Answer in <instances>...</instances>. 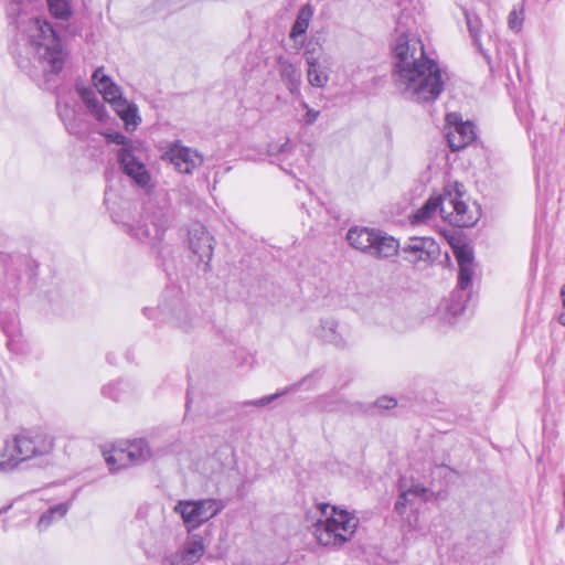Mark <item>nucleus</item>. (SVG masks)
Returning a JSON list of instances; mask_svg holds the SVG:
<instances>
[{
	"instance_id": "1",
	"label": "nucleus",
	"mask_w": 565,
	"mask_h": 565,
	"mask_svg": "<svg viewBox=\"0 0 565 565\" xmlns=\"http://www.w3.org/2000/svg\"><path fill=\"white\" fill-rule=\"evenodd\" d=\"M393 58V83L405 98L430 103L440 96L447 73L429 55L420 38H396Z\"/></svg>"
},
{
	"instance_id": "2",
	"label": "nucleus",
	"mask_w": 565,
	"mask_h": 565,
	"mask_svg": "<svg viewBox=\"0 0 565 565\" xmlns=\"http://www.w3.org/2000/svg\"><path fill=\"white\" fill-rule=\"evenodd\" d=\"M25 55L17 56L18 66L26 72L39 86L53 89L51 76L57 75L70 56L63 38H21Z\"/></svg>"
},
{
	"instance_id": "3",
	"label": "nucleus",
	"mask_w": 565,
	"mask_h": 565,
	"mask_svg": "<svg viewBox=\"0 0 565 565\" xmlns=\"http://www.w3.org/2000/svg\"><path fill=\"white\" fill-rule=\"evenodd\" d=\"M321 518L312 525L311 532L323 546H341L350 541L359 525V519L335 505H318Z\"/></svg>"
},
{
	"instance_id": "4",
	"label": "nucleus",
	"mask_w": 565,
	"mask_h": 565,
	"mask_svg": "<svg viewBox=\"0 0 565 565\" xmlns=\"http://www.w3.org/2000/svg\"><path fill=\"white\" fill-rule=\"evenodd\" d=\"M53 439L43 433H23L7 441L0 452V472H8L20 462L50 454Z\"/></svg>"
},
{
	"instance_id": "5",
	"label": "nucleus",
	"mask_w": 565,
	"mask_h": 565,
	"mask_svg": "<svg viewBox=\"0 0 565 565\" xmlns=\"http://www.w3.org/2000/svg\"><path fill=\"white\" fill-rule=\"evenodd\" d=\"M349 245L377 259H391L398 255V241L386 232L371 227H351L345 236Z\"/></svg>"
},
{
	"instance_id": "6",
	"label": "nucleus",
	"mask_w": 565,
	"mask_h": 565,
	"mask_svg": "<svg viewBox=\"0 0 565 565\" xmlns=\"http://www.w3.org/2000/svg\"><path fill=\"white\" fill-rule=\"evenodd\" d=\"M462 185L455 183L444 189L441 217L457 227L473 226L480 217V209L476 203L468 205L463 200Z\"/></svg>"
},
{
	"instance_id": "7",
	"label": "nucleus",
	"mask_w": 565,
	"mask_h": 565,
	"mask_svg": "<svg viewBox=\"0 0 565 565\" xmlns=\"http://www.w3.org/2000/svg\"><path fill=\"white\" fill-rule=\"evenodd\" d=\"M225 504L222 500L217 499H201V500H181L174 507V512L178 513L188 532L201 526L215 515H217Z\"/></svg>"
},
{
	"instance_id": "8",
	"label": "nucleus",
	"mask_w": 565,
	"mask_h": 565,
	"mask_svg": "<svg viewBox=\"0 0 565 565\" xmlns=\"http://www.w3.org/2000/svg\"><path fill=\"white\" fill-rule=\"evenodd\" d=\"M154 457L146 439H136L127 446L126 449H115L111 454L105 455V461L110 471L119 470L127 466V460L131 465H141Z\"/></svg>"
},
{
	"instance_id": "9",
	"label": "nucleus",
	"mask_w": 565,
	"mask_h": 565,
	"mask_svg": "<svg viewBox=\"0 0 565 565\" xmlns=\"http://www.w3.org/2000/svg\"><path fill=\"white\" fill-rule=\"evenodd\" d=\"M117 158L125 174L128 175L137 186L148 192L152 186L151 174L138 156V148H120Z\"/></svg>"
},
{
	"instance_id": "10",
	"label": "nucleus",
	"mask_w": 565,
	"mask_h": 565,
	"mask_svg": "<svg viewBox=\"0 0 565 565\" xmlns=\"http://www.w3.org/2000/svg\"><path fill=\"white\" fill-rule=\"evenodd\" d=\"M446 138L451 151L466 148L476 139L475 126L470 121H462L457 113L446 116Z\"/></svg>"
},
{
	"instance_id": "11",
	"label": "nucleus",
	"mask_w": 565,
	"mask_h": 565,
	"mask_svg": "<svg viewBox=\"0 0 565 565\" xmlns=\"http://www.w3.org/2000/svg\"><path fill=\"white\" fill-rule=\"evenodd\" d=\"M169 224V211L167 209H160L135 228V236L151 246H156L162 241Z\"/></svg>"
},
{
	"instance_id": "12",
	"label": "nucleus",
	"mask_w": 565,
	"mask_h": 565,
	"mask_svg": "<svg viewBox=\"0 0 565 565\" xmlns=\"http://www.w3.org/2000/svg\"><path fill=\"white\" fill-rule=\"evenodd\" d=\"M180 173L190 174L203 162L202 156L194 149L174 142L164 154Z\"/></svg>"
},
{
	"instance_id": "13",
	"label": "nucleus",
	"mask_w": 565,
	"mask_h": 565,
	"mask_svg": "<svg viewBox=\"0 0 565 565\" xmlns=\"http://www.w3.org/2000/svg\"><path fill=\"white\" fill-rule=\"evenodd\" d=\"M399 249L409 263L429 262L439 254V246L431 237H412Z\"/></svg>"
},
{
	"instance_id": "14",
	"label": "nucleus",
	"mask_w": 565,
	"mask_h": 565,
	"mask_svg": "<svg viewBox=\"0 0 565 565\" xmlns=\"http://www.w3.org/2000/svg\"><path fill=\"white\" fill-rule=\"evenodd\" d=\"M189 246L198 262L206 268L213 256V237L201 224H194L189 231Z\"/></svg>"
},
{
	"instance_id": "15",
	"label": "nucleus",
	"mask_w": 565,
	"mask_h": 565,
	"mask_svg": "<svg viewBox=\"0 0 565 565\" xmlns=\"http://www.w3.org/2000/svg\"><path fill=\"white\" fill-rule=\"evenodd\" d=\"M454 255L459 266L458 286L465 290L471 285L473 276V250L467 244L452 245Z\"/></svg>"
},
{
	"instance_id": "16",
	"label": "nucleus",
	"mask_w": 565,
	"mask_h": 565,
	"mask_svg": "<svg viewBox=\"0 0 565 565\" xmlns=\"http://www.w3.org/2000/svg\"><path fill=\"white\" fill-rule=\"evenodd\" d=\"M277 70L289 94L294 97H301L302 73L299 65L279 56L277 58Z\"/></svg>"
},
{
	"instance_id": "17",
	"label": "nucleus",
	"mask_w": 565,
	"mask_h": 565,
	"mask_svg": "<svg viewBox=\"0 0 565 565\" xmlns=\"http://www.w3.org/2000/svg\"><path fill=\"white\" fill-rule=\"evenodd\" d=\"M401 494L395 503V511L403 515L406 508L414 507L416 501H426L428 499V489L420 483L408 484L406 479L399 481Z\"/></svg>"
},
{
	"instance_id": "18",
	"label": "nucleus",
	"mask_w": 565,
	"mask_h": 565,
	"mask_svg": "<svg viewBox=\"0 0 565 565\" xmlns=\"http://www.w3.org/2000/svg\"><path fill=\"white\" fill-rule=\"evenodd\" d=\"M205 553L204 539L200 534H190L181 550L174 555L173 564L193 565Z\"/></svg>"
},
{
	"instance_id": "19",
	"label": "nucleus",
	"mask_w": 565,
	"mask_h": 565,
	"mask_svg": "<svg viewBox=\"0 0 565 565\" xmlns=\"http://www.w3.org/2000/svg\"><path fill=\"white\" fill-rule=\"evenodd\" d=\"M92 78L95 87L103 95L104 100L113 107L124 99L120 87L104 73V67L96 68Z\"/></svg>"
},
{
	"instance_id": "20",
	"label": "nucleus",
	"mask_w": 565,
	"mask_h": 565,
	"mask_svg": "<svg viewBox=\"0 0 565 565\" xmlns=\"http://www.w3.org/2000/svg\"><path fill=\"white\" fill-rule=\"evenodd\" d=\"M316 337L324 343L335 348H345L348 342L343 333L339 330V324L334 319H322L316 328Z\"/></svg>"
},
{
	"instance_id": "21",
	"label": "nucleus",
	"mask_w": 565,
	"mask_h": 565,
	"mask_svg": "<svg viewBox=\"0 0 565 565\" xmlns=\"http://www.w3.org/2000/svg\"><path fill=\"white\" fill-rule=\"evenodd\" d=\"M444 204V193L438 196L429 198L426 203L419 207L412 216L413 224H420L429 221L437 212L441 214Z\"/></svg>"
},
{
	"instance_id": "22",
	"label": "nucleus",
	"mask_w": 565,
	"mask_h": 565,
	"mask_svg": "<svg viewBox=\"0 0 565 565\" xmlns=\"http://www.w3.org/2000/svg\"><path fill=\"white\" fill-rule=\"evenodd\" d=\"M307 79L312 87L323 88L329 82L328 72L318 60L308 56Z\"/></svg>"
},
{
	"instance_id": "23",
	"label": "nucleus",
	"mask_w": 565,
	"mask_h": 565,
	"mask_svg": "<svg viewBox=\"0 0 565 565\" xmlns=\"http://www.w3.org/2000/svg\"><path fill=\"white\" fill-rule=\"evenodd\" d=\"M7 335V347L15 354H26L29 352L28 343L24 341L18 326L3 327Z\"/></svg>"
},
{
	"instance_id": "24",
	"label": "nucleus",
	"mask_w": 565,
	"mask_h": 565,
	"mask_svg": "<svg viewBox=\"0 0 565 565\" xmlns=\"http://www.w3.org/2000/svg\"><path fill=\"white\" fill-rule=\"evenodd\" d=\"M113 108L117 113V115L124 120L127 128H136L141 120L138 115L137 106L135 104L128 103L126 99H122Z\"/></svg>"
},
{
	"instance_id": "25",
	"label": "nucleus",
	"mask_w": 565,
	"mask_h": 565,
	"mask_svg": "<svg viewBox=\"0 0 565 565\" xmlns=\"http://www.w3.org/2000/svg\"><path fill=\"white\" fill-rule=\"evenodd\" d=\"M78 93L90 114L99 121H104L107 114L104 105L99 102L96 94L88 88L78 89Z\"/></svg>"
},
{
	"instance_id": "26",
	"label": "nucleus",
	"mask_w": 565,
	"mask_h": 565,
	"mask_svg": "<svg viewBox=\"0 0 565 565\" xmlns=\"http://www.w3.org/2000/svg\"><path fill=\"white\" fill-rule=\"evenodd\" d=\"M70 509L68 503H58L52 508H50L46 512H44L38 522V529L40 531L46 530L50 525H52L55 521L63 519Z\"/></svg>"
},
{
	"instance_id": "27",
	"label": "nucleus",
	"mask_w": 565,
	"mask_h": 565,
	"mask_svg": "<svg viewBox=\"0 0 565 565\" xmlns=\"http://www.w3.org/2000/svg\"><path fill=\"white\" fill-rule=\"evenodd\" d=\"M312 15V7L310 4L303 6L298 12L297 19L289 35H306Z\"/></svg>"
},
{
	"instance_id": "28",
	"label": "nucleus",
	"mask_w": 565,
	"mask_h": 565,
	"mask_svg": "<svg viewBox=\"0 0 565 565\" xmlns=\"http://www.w3.org/2000/svg\"><path fill=\"white\" fill-rule=\"evenodd\" d=\"M56 107L58 116L64 122L66 129L73 135H78L81 129L75 120V110L67 104L62 105L60 100L56 102Z\"/></svg>"
},
{
	"instance_id": "29",
	"label": "nucleus",
	"mask_w": 565,
	"mask_h": 565,
	"mask_svg": "<svg viewBox=\"0 0 565 565\" xmlns=\"http://www.w3.org/2000/svg\"><path fill=\"white\" fill-rule=\"evenodd\" d=\"M465 310L463 305L458 300L446 301L443 308L439 310L440 318L449 323L454 324Z\"/></svg>"
},
{
	"instance_id": "30",
	"label": "nucleus",
	"mask_w": 565,
	"mask_h": 565,
	"mask_svg": "<svg viewBox=\"0 0 565 565\" xmlns=\"http://www.w3.org/2000/svg\"><path fill=\"white\" fill-rule=\"evenodd\" d=\"M50 13L57 20L66 21L72 15L71 6L67 0H46Z\"/></svg>"
},
{
	"instance_id": "31",
	"label": "nucleus",
	"mask_w": 565,
	"mask_h": 565,
	"mask_svg": "<svg viewBox=\"0 0 565 565\" xmlns=\"http://www.w3.org/2000/svg\"><path fill=\"white\" fill-rule=\"evenodd\" d=\"M169 316L170 319L174 320L182 330H189L188 323L183 321V318H188V312L180 302L174 305Z\"/></svg>"
},
{
	"instance_id": "32",
	"label": "nucleus",
	"mask_w": 565,
	"mask_h": 565,
	"mask_svg": "<svg viewBox=\"0 0 565 565\" xmlns=\"http://www.w3.org/2000/svg\"><path fill=\"white\" fill-rule=\"evenodd\" d=\"M524 15H523V9H513L508 17V24L509 29L514 32L519 33L522 29Z\"/></svg>"
},
{
	"instance_id": "33",
	"label": "nucleus",
	"mask_w": 565,
	"mask_h": 565,
	"mask_svg": "<svg viewBox=\"0 0 565 565\" xmlns=\"http://www.w3.org/2000/svg\"><path fill=\"white\" fill-rule=\"evenodd\" d=\"M463 14L466 17L467 26H468V31H469L470 35H479V33L481 31L480 19L476 14L470 13L467 10H463Z\"/></svg>"
},
{
	"instance_id": "34",
	"label": "nucleus",
	"mask_w": 565,
	"mask_h": 565,
	"mask_svg": "<svg viewBox=\"0 0 565 565\" xmlns=\"http://www.w3.org/2000/svg\"><path fill=\"white\" fill-rule=\"evenodd\" d=\"M301 46H305V57L308 63V56H312L315 60L319 61V53L321 51V45L318 41H313L312 39L305 44L303 41L300 43Z\"/></svg>"
},
{
	"instance_id": "35",
	"label": "nucleus",
	"mask_w": 565,
	"mask_h": 565,
	"mask_svg": "<svg viewBox=\"0 0 565 565\" xmlns=\"http://www.w3.org/2000/svg\"><path fill=\"white\" fill-rule=\"evenodd\" d=\"M34 25L39 29L41 32V35H46L50 33V35L56 36L58 35V31L55 30L50 22H47L45 19L35 18L32 21Z\"/></svg>"
},
{
	"instance_id": "36",
	"label": "nucleus",
	"mask_w": 565,
	"mask_h": 565,
	"mask_svg": "<svg viewBox=\"0 0 565 565\" xmlns=\"http://www.w3.org/2000/svg\"><path fill=\"white\" fill-rule=\"evenodd\" d=\"M108 140L113 143H116V145H120L121 148H129V149H136L137 147L135 146V143L127 139V137L120 132H114V134H109L107 136Z\"/></svg>"
},
{
	"instance_id": "37",
	"label": "nucleus",
	"mask_w": 565,
	"mask_h": 565,
	"mask_svg": "<svg viewBox=\"0 0 565 565\" xmlns=\"http://www.w3.org/2000/svg\"><path fill=\"white\" fill-rule=\"evenodd\" d=\"M121 383H110L103 388V394L114 401L121 397Z\"/></svg>"
},
{
	"instance_id": "38",
	"label": "nucleus",
	"mask_w": 565,
	"mask_h": 565,
	"mask_svg": "<svg viewBox=\"0 0 565 565\" xmlns=\"http://www.w3.org/2000/svg\"><path fill=\"white\" fill-rule=\"evenodd\" d=\"M285 393H286V391H282V392L275 393V394H271V395H268V396H264L262 398L247 402V405H253V406H257V407H265V406L269 405L271 402L276 401L281 395H284Z\"/></svg>"
},
{
	"instance_id": "39",
	"label": "nucleus",
	"mask_w": 565,
	"mask_h": 565,
	"mask_svg": "<svg viewBox=\"0 0 565 565\" xmlns=\"http://www.w3.org/2000/svg\"><path fill=\"white\" fill-rule=\"evenodd\" d=\"M23 11L22 0H12L7 6V14L9 18H17Z\"/></svg>"
},
{
	"instance_id": "40",
	"label": "nucleus",
	"mask_w": 565,
	"mask_h": 565,
	"mask_svg": "<svg viewBox=\"0 0 565 565\" xmlns=\"http://www.w3.org/2000/svg\"><path fill=\"white\" fill-rule=\"evenodd\" d=\"M320 116V111L316 110L313 108H308V110L305 113V115L301 118V122L306 126L313 125Z\"/></svg>"
},
{
	"instance_id": "41",
	"label": "nucleus",
	"mask_w": 565,
	"mask_h": 565,
	"mask_svg": "<svg viewBox=\"0 0 565 565\" xmlns=\"http://www.w3.org/2000/svg\"><path fill=\"white\" fill-rule=\"evenodd\" d=\"M397 405V402L393 397L382 396L376 399L375 406L381 409H392Z\"/></svg>"
},
{
	"instance_id": "42",
	"label": "nucleus",
	"mask_w": 565,
	"mask_h": 565,
	"mask_svg": "<svg viewBox=\"0 0 565 565\" xmlns=\"http://www.w3.org/2000/svg\"><path fill=\"white\" fill-rule=\"evenodd\" d=\"M161 312L164 313L166 312V308H157V309L145 308V310H143V313L149 319H157L158 315L161 313Z\"/></svg>"
},
{
	"instance_id": "43",
	"label": "nucleus",
	"mask_w": 565,
	"mask_h": 565,
	"mask_svg": "<svg viewBox=\"0 0 565 565\" xmlns=\"http://www.w3.org/2000/svg\"><path fill=\"white\" fill-rule=\"evenodd\" d=\"M473 45L480 51L484 58L489 62V55L483 47V43L479 41V38H473Z\"/></svg>"
},
{
	"instance_id": "44",
	"label": "nucleus",
	"mask_w": 565,
	"mask_h": 565,
	"mask_svg": "<svg viewBox=\"0 0 565 565\" xmlns=\"http://www.w3.org/2000/svg\"><path fill=\"white\" fill-rule=\"evenodd\" d=\"M298 100H299V106L303 109V110H308V108H311L309 106V104L301 97H296Z\"/></svg>"
},
{
	"instance_id": "45",
	"label": "nucleus",
	"mask_w": 565,
	"mask_h": 565,
	"mask_svg": "<svg viewBox=\"0 0 565 565\" xmlns=\"http://www.w3.org/2000/svg\"><path fill=\"white\" fill-rule=\"evenodd\" d=\"M558 321L561 324L565 326V307H564V311L558 317Z\"/></svg>"
},
{
	"instance_id": "46",
	"label": "nucleus",
	"mask_w": 565,
	"mask_h": 565,
	"mask_svg": "<svg viewBox=\"0 0 565 565\" xmlns=\"http://www.w3.org/2000/svg\"><path fill=\"white\" fill-rule=\"evenodd\" d=\"M561 297H562L563 307H565V285L562 287Z\"/></svg>"
},
{
	"instance_id": "47",
	"label": "nucleus",
	"mask_w": 565,
	"mask_h": 565,
	"mask_svg": "<svg viewBox=\"0 0 565 565\" xmlns=\"http://www.w3.org/2000/svg\"><path fill=\"white\" fill-rule=\"evenodd\" d=\"M398 35L404 36V35H407V34L405 32H399Z\"/></svg>"
},
{
	"instance_id": "48",
	"label": "nucleus",
	"mask_w": 565,
	"mask_h": 565,
	"mask_svg": "<svg viewBox=\"0 0 565 565\" xmlns=\"http://www.w3.org/2000/svg\"><path fill=\"white\" fill-rule=\"evenodd\" d=\"M296 51H298L300 49V46L298 45V43L296 42Z\"/></svg>"
},
{
	"instance_id": "49",
	"label": "nucleus",
	"mask_w": 565,
	"mask_h": 565,
	"mask_svg": "<svg viewBox=\"0 0 565 565\" xmlns=\"http://www.w3.org/2000/svg\"><path fill=\"white\" fill-rule=\"evenodd\" d=\"M297 39H298V38H294V36H290V38H289V40H295V41H296Z\"/></svg>"
}]
</instances>
